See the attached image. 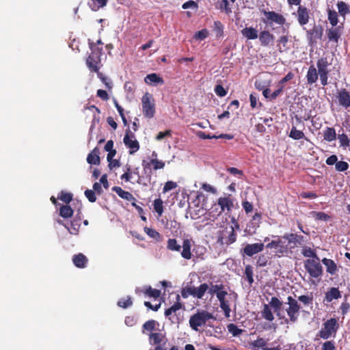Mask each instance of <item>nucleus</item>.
<instances>
[{"mask_svg":"<svg viewBox=\"0 0 350 350\" xmlns=\"http://www.w3.org/2000/svg\"><path fill=\"white\" fill-rule=\"evenodd\" d=\"M224 289V286L222 284H211V286H208V289L206 291L208 294L211 295H215L217 297V294L221 293L222 290Z\"/></svg>","mask_w":350,"mask_h":350,"instance_id":"34","label":"nucleus"},{"mask_svg":"<svg viewBox=\"0 0 350 350\" xmlns=\"http://www.w3.org/2000/svg\"><path fill=\"white\" fill-rule=\"evenodd\" d=\"M90 48L92 50V54L90 55L87 60L86 64L88 67L94 72H98L99 67L98 66V64L100 63V57L99 54L101 52V49L96 50V49L93 48L92 44L90 43Z\"/></svg>","mask_w":350,"mask_h":350,"instance_id":"7","label":"nucleus"},{"mask_svg":"<svg viewBox=\"0 0 350 350\" xmlns=\"http://www.w3.org/2000/svg\"><path fill=\"white\" fill-rule=\"evenodd\" d=\"M285 304L288 305L287 307L284 308V310L288 317V319L284 318V321L286 323H288V321L292 323L296 322L298 319L299 312L300 310V306L298 304L297 301L291 296H288L287 297V302L285 303Z\"/></svg>","mask_w":350,"mask_h":350,"instance_id":"4","label":"nucleus"},{"mask_svg":"<svg viewBox=\"0 0 350 350\" xmlns=\"http://www.w3.org/2000/svg\"><path fill=\"white\" fill-rule=\"evenodd\" d=\"M338 139L340 142V146L343 147L344 148H346L349 146L350 141L346 134L342 133L338 135Z\"/></svg>","mask_w":350,"mask_h":350,"instance_id":"46","label":"nucleus"},{"mask_svg":"<svg viewBox=\"0 0 350 350\" xmlns=\"http://www.w3.org/2000/svg\"><path fill=\"white\" fill-rule=\"evenodd\" d=\"M142 105L144 115L151 118L155 113V103L152 96L146 92L142 98Z\"/></svg>","mask_w":350,"mask_h":350,"instance_id":"6","label":"nucleus"},{"mask_svg":"<svg viewBox=\"0 0 350 350\" xmlns=\"http://www.w3.org/2000/svg\"><path fill=\"white\" fill-rule=\"evenodd\" d=\"M228 295V292L225 291L224 289L221 291V293H219L217 294V299L219 301V306L221 308V310L224 312V315L226 317L228 318L230 317V303L228 299L226 298V296Z\"/></svg>","mask_w":350,"mask_h":350,"instance_id":"10","label":"nucleus"},{"mask_svg":"<svg viewBox=\"0 0 350 350\" xmlns=\"http://www.w3.org/2000/svg\"><path fill=\"white\" fill-rule=\"evenodd\" d=\"M338 329L339 323L338 319L331 318L325 321L322 324V327L319 332L318 336L324 340L334 338Z\"/></svg>","mask_w":350,"mask_h":350,"instance_id":"2","label":"nucleus"},{"mask_svg":"<svg viewBox=\"0 0 350 350\" xmlns=\"http://www.w3.org/2000/svg\"><path fill=\"white\" fill-rule=\"evenodd\" d=\"M329 65L326 57H322L317 61V66L318 68V73H329L327 69Z\"/></svg>","mask_w":350,"mask_h":350,"instance_id":"27","label":"nucleus"},{"mask_svg":"<svg viewBox=\"0 0 350 350\" xmlns=\"http://www.w3.org/2000/svg\"><path fill=\"white\" fill-rule=\"evenodd\" d=\"M264 244L260 243L247 244L243 248V253L247 256H252L262 252L264 250Z\"/></svg>","mask_w":350,"mask_h":350,"instance_id":"12","label":"nucleus"},{"mask_svg":"<svg viewBox=\"0 0 350 350\" xmlns=\"http://www.w3.org/2000/svg\"><path fill=\"white\" fill-rule=\"evenodd\" d=\"M242 35L249 40L256 39L258 36V30L254 27H245L241 30Z\"/></svg>","mask_w":350,"mask_h":350,"instance_id":"22","label":"nucleus"},{"mask_svg":"<svg viewBox=\"0 0 350 350\" xmlns=\"http://www.w3.org/2000/svg\"><path fill=\"white\" fill-rule=\"evenodd\" d=\"M318 74L316 68L314 66H310L306 78L307 81L309 84H312L315 83L318 79Z\"/></svg>","mask_w":350,"mask_h":350,"instance_id":"26","label":"nucleus"},{"mask_svg":"<svg viewBox=\"0 0 350 350\" xmlns=\"http://www.w3.org/2000/svg\"><path fill=\"white\" fill-rule=\"evenodd\" d=\"M270 306L273 309L274 312L279 319H284L285 317L282 314L281 310L282 306V302L280 301L276 297H273L269 301Z\"/></svg>","mask_w":350,"mask_h":350,"instance_id":"14","label":"nucleus"},{"mask_svg":"<svg viewBox=\"0 0 350 350\" xmlns=\"http://www.w3.org/2000/svg\"><path fill=\"white\" fill-rule=\"evenodd\" d=\"M288 136L295 140H299L304 138L308 140V139L305 137L304 133L301 131L297 130L295 126L292 127Z\"/></svg>","mask_w":350,"mask_h":350,"instance_id":"32","label":"nucleus"},{"mask_svg":"<svg viewBox=\"0 0 350 350\" xmlns=\"http://www.w3.org/2000/svg\"><path fill=\"white\" fill-rule=\"evenodd\" d=\"M157 321H154V320H150V321H146L143 327L146 330H148V331H152L154 329V327H155V325L157 324Z\"/></svg>","mask_w":350,"mask_h":350,"instance_id":"63","label":"nucleus"},{"mask_svg":"<svg viewBox=\"0 0 350 350\" xmlns=\"http://www.w3.org/2000/svg\"><path fill=\"white\" fill-rule=\"evenodd\" d=\"M85 196L90 202H94L96 200L95 192L93 190H90V189L85 190Z\"/></svg>","mask_w":350,"mask_h":350,"instance_id":"60","label":"nucleus"},{"mask_svg":"<svg viewBox=\"0 0 350 350\" xmlns=\"http://www.w3.org/2000/svg\"><path fill=\"white\" fill-rule=\"evenodd\" d=\"M210 319L215 320L214 316L206 310H202L192 315L189 319V325L192 329L198 330V327L203 326Z\"/></svg>","mask_w":350,"mask_h":350,"instance_id":"3","label":"nucleus"},{"mask_svg":"<svg viewBox=\"0 0 350 350\" xmlns=\"http://www.w3.org/2000/svg\"><path fill=\"white\" fill-rule=\"evenodd\" d=\"M219 8L224 10L226 14H229L232 12V10L229 6L228 0H219Z\"/></svg>","mask_w":350,"mask_h":350,"instance_id":"51","label":"nucleus"},{"mask_svg":"<svg viewBox=\"0 0 350 350\" xmlns=\"http://www.w3.org/2000/svg\"><path fill=\"white\" fill-rule=\"evenodd\" d=\"M328 39L330 41H334L337 43L338 42V39L342 34V27L340 25L336 27H332L329 29L327 32Z\"/></svg>","mask_w":350,"mask_h":350,"instance_id":"16","label":"nucleus"},{"mask_svg":"<svg viewBox=\"0 0 350 350\" xmlns=\"http://www.w3.org/2000/svg\"><path fill=\"white\" fill-rule=\"evenodd\" d=\"M167 247L170 250L179 252L181 249V245L177 243L175 239H170L167 241Z\"/></svg>","mask_w":350,"mask_h":350,"instance_id":"39","label":"nucleus"},{"mask_svg":"<svg viewBox=\"0 0 350 350\" xmlns=\"http://www.w3.org/2000/svg\"><path fill=\"white\" fill-rule=\"evenodd\" d=\"M182 307V305L179 302L175 303L170 308L165 311V315L167 317L172 323H174L173 317L171 315L175 313L177 310H179Z\"/></svg>","mask_w":350,"mask_h":350,"instance_id":"29","label":"nucleus"},{"mask_svg":"<svg viewBox=\"0 0 350 350\" xmlns=\"http://www.w3.org/2000/svg\"><path fill=\"white\" fill-rule=\"evenodd\" d=\"M228 332L232 334L233 336H238L241 335L243 330L239 329L236 325L230 323L227 326Z\"/></svg>","mask_w":350,"mask_h":350,"instance_id":"41","label":"nucleus"},{"mask_svg":"<svg viewBox=\"0 0 350 350\" xmlns=\"http://www.w3.org/2000/svg\"><path fill=\"white\" fill-rule=\"evenodd\" d=\"M349 167V164L345 161H338L336 163V170L338 172H344Z\"/></svg>","mask_w":350,"mask_h":350,"instance_id":"58","label":"nucleus"},{"mask_svg":"<svg viewBox=\"0 0 350 350\" xmlns=\"http://www.w3.org/2000/svg\"><path fill=\"white\" fill-rule=\"evenodd\" d=\"M113 190L122 199H125L129 201L133 199V195L131 193L123 190L121 187H114Z\"/></svg>","mask_w":350,"mask_h":350,"instance_id":"30","label":"nucleus"},{"mask_svg":"<svg viewBox=\"0 0 350 350\" xmlns=\"http://www.w3.org/2000/svg\"><path fill=\"white\" fill-rule=\"evenodd\" d=\"M99 150L95 148L87 157V161L90 164L98 165L100 163Z\"/></svg>","mask_w":350,"mask_h":350,"instance_id":"24","label":"nucleus"},{"mask_svg":"<svg viewBox=\"0 0 350 350\" xmlns=\"http://www.w3.org/2000/svg\"><path fill=\"white\" fill-rule=\"evenodd\" d=\"M154 208L158 213L159 216H161L163 212V201L161 198L156 199L154 201Z\"/></svg>","mask_w":350,"mask_h":350,"instance_id":"44","label":"nucleus"},{"mask_svg":"<svg viewBox=\"0 0 350 350\" xmlns=\"http://www.w3.org/2000/svg\"><path fill=\"white\" fill-rule=\"evenodd\" d=\"M328 20L333 27L336 26L338 23L337 12L335 11H329L328 13Z\"/></svg>","mask_w":350,"mask_h":350,"instance_id":"48","label":"nucleus"},{"mask_svg":"<svg viewBox=\"0 0 350 350\" xmlns=\"http://www.w3.org/2000/svg\"><path fill=\"white\" fill-rule=\"evenodd\" d=\"M144 231L150 237L153 238L154 239L157 240L160 237L159 233L152 228L145 227Z\"/></svg>","mask_w":350,"mask_h":350,"instance_id":"53","label":"nucleus"},{"mask_svg":"<svg viewBox=\"0 0 350 350\" xmlns=\"http://www.w3.org/2000/svg\"><path fill=\"white\" fill-rule=\"evenodd\" d=\"M322 350H335V345L332 341H327L323 344Z\"/></svg>","mask_w":350,"mask_h":350,"instance_id":"64","label":"nucleus"},{"mask_svg":"<svg viewBox=\"0 0 350 350\" xmlns=\"http://www.w3.org/2000/svg\"><path fill=\"white\" fill-rule=\"evenodd\" d=\"M322 262L326 267L327 272L332 275L336 273L337 271V266L333 260L324 258L322 259Z\"/></svg>","mask_w":350,"mask_h":350,"instance_id":"21","label":"nucleus"},{"mask_svg":"<svg viewBox=\"0 0 350 350\" xmlns=\"http://www.w3.org/2000/svg\"><path fill=\"white\" fill-rule=\"evenodd\" d=\"M58 198L65 203H69L72 199V195L70 193L62 191L58 196Z\"/></svg>","mask_w":350,"mask_h":350,"instance_id":"52","label":"nucleus"},{"mask_svg":"<svg viewBox=\"0 0 350 350\" xmlns=\"http://www.w3.org/2000/svg\"><path fill=\"white\" fill-rule=\"evenodd\" d=\"M265 18L263 19L264 23L267 24H272L275 23L278 25H284L286 22V18L281 14H278L273 11L262 10Z\"/></svg>","mask_w":350,"mask_h":350,"instance_id":"8","label":"nucleus"},{"mask_svg":"<svg viewBox=\"0 0 350 350\" xmlns=\"http://www.w3.org/2000/svg\"><path fill=\"white\" fill-rule=\"evenodd\" d=\"M80 226H81L80 221L74 220V221H71L70 226H65V228L68 230V232L71 234L76 235L79 232V230L80 228Z\"/></svg>","mask_w":350,"mask_h":350,"instance_id":"31","label":"nucleus"},{"mask_svg":"<svg viewBox=\"0 0 350 350\" xmlns=\"http://www.w3.org/2000/svg\"><path fill=\"white\" fill-rule=\"evenodd\" d=\"M337 8L338 12L342 16H345L349 12V6L343 1L338 2L337 3Z\"/></svg>","mask_w":350,"mask_h":350,"instance_id":"45","label":"nucleus"},{"mask_svg":"<svg viewBox=\"0 0 350 350\" xmlns=\"http://www.w3.org/2000/svg\"><path fill=\"white\" fill-rule=\"evenodd\" d=\"M283 239L288 241L291 248L302 245L306 242L303 236L294 233H286L283 235Z\"/></svg>","mask_w":350,"mask_h":350,"instance_id":"9","label":"nucleus"},{"mask_svg":"<svg viewBox=\"0 0 350 350\" xmlns=\"http://www.w3.org/2000/svg\"><path fill=\"white\" fill-rule=\"evenodd\" d=\"M123 141L125 146L130 149L129 153L131 154H134L139 150V144L134 135L126 133L124 137Z\"/></svg>","mask_w":350,"mask_h":350,"instance_id":"11","label":"nucleus"},{"mask_svg":"<svg viewBox=\"0 0 350 350\" xmlns=\"http://www.w3.org/2000/svg\"><path fill=\"white\" fill-rule=\"evenodd\" d=\"M301 254L305 257L312 258L311 259H314L316 258H319L317 256L316 252L313 250H312L310 247H306V246L303 247L302 250H301Z\"/></svg>","mask_w":350,"mask_h":350,"instance_id":"40","label":"nucleus"},{"mask_svg":"<svg viewBox=\"0 0 350 350\" xmlns=\"http://www.w3.org/2000/svg\"><path fill=\"white\" fill-rule=\"evenodd\" d=\"M297 17L298 22L301 25L307 24L309 21L308 10L306 8L299 6L297 12Z\"/></svg>","mask_w":350,"mask_h":350,"instance_id":"17","label":"nucleus"},{"mask_svg":"<svg viewBox=\"0 0 350 350\" xmlns=\"http://www.w3.org/2000/svg\"><path fill=\"white\" fill-rule=\"evenodd\" d=\"M232 208L233 200L230 196L221 197L218 199L217 204H215L213 206H212L208 214L211 215L214 219L222 212H230Z\"/></svg>","mask_w":350,"mask_h":350,"instance_id":"1","label":"nucleus"},{"mask_svg":"<svg viewBox=\"0 0 350 350\" xmlns=\"http://www.w3.org/2000/svg\"><path fill=\"white\" fill-rule=\"evenodd\" d=\"M73 214V210L70 206L63 205L59 209V215L64 218H69L72 217Z\"/></svg>","mask_w":350,"mask_h":350,"instance_id":"36","label":"nucleus"},{"mask_svg":"<svg viewBox=\"0 0 350 350\" xmlns=\"http://www.w3.org/2000/svg\"><path fill=\"white\" fill-rule=\"evenodd\" d=\"M341 297V293L338 288L332 287L325 295L324 302L330 303L334 299H338Z\"/></svg>","mask_w":350,"mask_h":350,"instance_id":"15","label":"nucleus"},{"mask_svg":"<svg viewBox=\"0 0 350 350\" xmlns=\"http://www.w3.org/2000/svg\"><path fill=\"white\" fill-rule=\"evenodd\" d=\"M208 289V284L204 283L198 287L189 288L188 291L190 295L198 299H202Z\"/></svg>","mask_w":350,"mask_h":350,"instance_id":"13","label":"nucleus"},{"mask_svg":"<svg viewBox=\"0 0 350 350\" xmlns=\"http://www.w3.org/2000/svg\"><path fill=\"white\" fill-rule=\"evenodd\" d=\"M245 275L246 276V278L250 283V284H252L254 282L253 280V268L250 265H247L245 269Z\"/></svg>","mask_w":350,"mask_h":350,"instance_id":"50","label":"nucleus"},{"mask_svg":"<svg viewBox=\"0 0 350 350\" xmlns=\"http://www.w3.org/2000/svg\"><path fill=\"white\" fill-rule=\"evenodd\" d=\"M145 82L148 85H156L157 84H163L164 81L162 78L159 77L157 74L152 73L148 75L145 79Z\"/></svg>","mask_w":350,"mask_h":350,"instance_id":"20","label":"nucleus"},{"mask_svg":"<svg viewBox=\"0 0 350 350\" xmlns=\"http://www.w3.org/2000/svg\"><path fill=\"white\" fill-rule=\"evenodd\" d=\"M177 187V184L175 182L173 181H167L163 187V193L168 192L174 189H175Z\"/></svg>","mask_w":350,"mask_h":350,"instance_id":"61","label":"nucleus"},{"mask_svg":"<svg viewBox=\"0 0 350 350\" xmlns=\"http://www.w3.org/2000/svg\"><path fill=\"white\" fill-rule=\"evenodd\" d=\"M208 35V32L206 29H202L201 31H198L194 35V38L197 40H204Z\"/></svg>","mask_w":350,"mask_h":350,"instance_id":"56","label":"nucleus"},{"mask_svg":"<svg viewBox=\"0 0 350 350\" xmlns=\"http://www.w3.org/2000/svg\"><path fill=\"white\" fill-rule=\"evenodd\" d=\"M163 336L161 333H152L150 335V339L154 344L160 343L163 340Z\"/></svg>","mask_w":350,"mask_h":350,"instance_id":"55","label":"nucleus"},{"mask_svg":"<svg viewBox=\"0 0 350 350\" xmlns=\"http://www.w3.org/2000/svg\"><path fill=\"white\" fill-rule=\"evenodd\" d=\"M259 227V224H257L256 221H252L250 224H247L245 232L249 234L252 235L256 232V229Z\"/></svg>","mask_w":350,"mask_h":350,"instance_id":"47","label":"nucleus"},{"mask_svg":"<svg viewBox=\"0 0 350 350\" xmlns=\"http://www.w3.org/2000/svg\"><path fill=\"white\" fill-rule=\"evenodd\" d=\"M336 134L334 129L327 127L323 133L324 139L327 142H332L336 139Z\"/></svg>","mask_w":350,"mask_h":350,"instance_id":"35","label":"nucleus"},{"mask_svg":"<svg viewBox=\"0 0 350 350\" xmlns=\"http://www.w3.org/2000/svg\"><path fill=\"white\" fill-rule=\"evenodd\" d=\"M183 250L181 252V256L185 259L189 260L191 258V242L189 239H185L183 243Z\"/></svg>","mask_w":350,"mask_h":350,"instance_id":"23","label":"nucleus"},{"mask_svg":"<svg viewBox=\"0 0 350 350\" xmlns=\"http://www.w3.org/2000/svg\"><path fill=\"white\" fill-rule=\"evenodd\" d=\"M298 300L305 306H309L312 304L313 296L310 295H304L298 297Z\"/></svg>","mask_w":350,"mask_h":350,"instance_id":"43","label":"nucleus"},{"mask_svg":"<svg viewBox=\"0 0 350 350\" xmlns=\"http://www.w3.org/2000/svg\"><path fill=\"white\" fill-rule=\"evenodd\" d=\"M338 98L340 105L342 107L347 108L350 106V95L345 90L338 93Z\"/></svg>","mask_w":350,"mask_h":350,"instance_id":"18","label":"nucleus"},{"mask_svg":"<svg viewBox=\"0 0 350 350\" xmlns=\"http://www.w3.org/2000/svg\"><path fill=\"white\" fill-rule=\"evenodd\" d=\"M304 268L312 278H317L322 275L323 267L319 258L306 260Z\"/></svg>","mask_w":350,"mask_h":350,"instance_id":"5","label":"nucleus"},{"mask_svg":"<svg viewBox=\"0 0 350 350\" xmlns=\"http://www.w3.org/2000/svg\"><path fill=\"white\" fill-rule=\"evenodd\" d=\"M215 92L220 97L225 96L227 94L224 87L221 85H217L215 88Z\"/></svg>","mask_w":350,"mask_h":350,"instance_id":"62","label":"nucleus"},{"mask_svg":"<svg viewBox=\"0 0 350 350\" xmlns=\"http://www.w3.org/2000/svg\"><path fill=\"white\" fill-rule=\"evenodd\" d=\"M98 76L102 81V82L105 84V87L108 88L109 90H111L113 86V83L107 77H104L102 73L97 72Z\"/></svg>","mask_w":350,"mask_h":350,"instance_id":"54","label":"nucleus"},{"mask_svg":"<svg viewBox=\"0 0 350 350\" xmlns=\"http://www.w3.org/2000/svg\"><path fill=\"white\" fill-rule=\"evenodd\" d=\"M107 0H91L89 3L90 7L93 11H97L106 5Z\"/></svg>","mask_w":350,"mask_h":350,"instance_id":"33","label":"nucleus"},{"mask_svg":"<svg viewBox=\"0 0 350 350\" xmlns=\"http://www.w3.org/2000/svg\"><path fill=\"white\" fill-rule=\"evenodd\" d=\"M262 317L269 321H272L274 319V316L269 305H264L263 310H262Z\"/></svg>","mask_w":350,"mask_h":350,"instance_id":"37","label":"nucleus"},{"mask_svg":"<svg viewBox=\"0 0 350 350\" xmlns=\"http://www.w3.org/2000/svg\"><path fill=\"white\" fill-rule=\"evenodd\" d=\"M143 292L149 297L157 298L160 296L161 292L159 290L153 289L150 286L145 287Z\"/></svg>","mask_w":350,"mask_h":350,"instance_id":"42","label":"nucleus"},{"mask_svg":"<svg viewBox=\"0 0 350 350\" xmlns=\"http://www.w3.org/2000/svg\"><path fill=\"white\" fill-rule=\"evenodd\" d=\"M72 261L76 267L83 268L85 267L88 259L83 254H79L73 256Z\"/></svg>","mask_w":350,"mask_h":350,"instance_id":"25","label":"nucleus"},{"mask_svg":"<svg viewBox=\"0 0 350 350\" xmlns=\"http://www.w3.org/2000/svg\"><path fill=\"white\" fill-rule=\"evenodd\" d=\"M213 27L217 38L223 36L224 26L220 21H215Z\"/></svg>","mask_w":350,"mask_h":350,"instance_id":"38","label":"nucleus"},{"mask_svg":"<svg viewBox=\"0 0 350 350\" xmlns=\"http://www.w3.org/2000/svg\"><path fill=\"white\" fill-rule=\"evenodd\" d=\"M282 241L281 239H278V240L272 241L267 245V247L269 249L275 248L277 249L278 247H281L282 246Z\"/></svg>","mask_w":350,"mask_h":350,"instance_id":"59","label":"nucleus"},{"mask_svg":"<svg viewBox=\"0 0 350 350\" xmlns=\"http://www.w3.org/2000/svg\"><path fill=\"white\" fill-rule=\"evenodd\" d=\"M259 40L263 46H268L272 43L274 40V36L268 31H262L259 35Z\"/></svg>","mask_w":350,"mask_h":350,"instance_id":"19","label":"nucleus"},{"mask_svg":"<svg viewBox=\"0 0 350 350\" xmlns=\"http://www.w3.org/2000/svg\"><path fill=\"white\" fill-rule=\"evenodd\" d=\"M133 302L131 301V298L129 296L126 297V298L120 299L118 302V306L123 308H128L129 306H131Z\"/></svg>","mask_w":350,"mask_h":350,"instance_id":"49","label":"nucleus"},{"mask_svg":"<svg viewBox=\"0 0 350 350\" xmlns=\"http://www.w3.org/2000/svg\"><path fill=\"white\" fill-rule=\"evenodd\" d=\"M267 342L262 338H258L256 340L250 343V347L254 350H258L259 348H262V350L267 349L266 347Z\"/></svg>","mask_w":350,"mask_h":350,"instance_id":"28","label":"nucleus"},{"mask_svg":"<svg viewBox=\"0 0 350 350\" xmlns=\"http://www.w3.org/2000/svg\"><path fill=\"white\" fill-rule=\"evenodd\" d=\"M150 163L153 165L154 170L163 169L165 167V163L157 159H152Z\"/></svg>","mask_w":350,"mask_h":350,"instance_id":"57","label":"nucleus"}]
</instances>
